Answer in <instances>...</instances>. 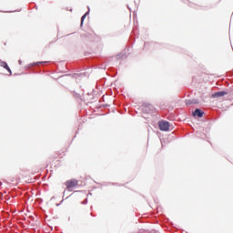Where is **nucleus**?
I'll use <instances>...</instances> for the list:
<instances>
[{"instance_id": "obj_1", "label": "nucleus", "mask_w": 233, "mask_h": 233, "mask_svg": "<svg viewBox=\"0 0 233 233\" xmlns=\"http://www.w3.org/2000/svg\"><path fill=\"white\" fill-rule=\"evenodd\" d=\"M66 188L68 192H73L75 188L79 187V180L76 178H71L65 182Z\"/></svg>"}, {"instance_id": "obj_2", "label": "nucleus", "mask_w": 233, "mask_h": 233, "mask_svg": "<svg viewBox=\"0 0 233 233\" xmlns=\"http://www.w3.org/2000/svg\"><path fill=\"white\" fill-rule=\"evenodd\" d=\"M158 127L162 132H168L170 130V123L165 120L159 121Z\"/></svg>"}, {"instance_id": "obj_3", "label": "nucleus", "mask_w": 233, "mask_h": 233, "mask_svg": "<svg viewBox=\"0 0 233 233\" xmlns=\"http://www.w3.org/2000/svg\"><path fill=\"white\" fill-rule=\"evenodd\" d=\"M228 93L226 91H219L216 92L215 94L212 95V97H223V96H227Z\"/></svg>"}, {"instance_id": "obj_4", "label": "nucleus", "mask_w": 233, "mask_h": 233, "mask_svg": "<svg viewBox=\"0 0 233 233\" xmlns=\"http://www.w3.org/2000/svg\"><path fill=\"white\" fill-rule=\"evenodd\" d=\"M0 66H2V68H5V70H7V72H9L10 76H12V70L10 69V67L8 66V64H6V62H1Z\"/></svg>"}, {"instance_id": "obj_5", "label": "nucleus", "mask_w": 233, "mask_h": 233, "mask_svg": "<svg viewBox=\"0 0 233 233\" xmlns=\"http://www.w3.org/2000/svg\"><path fill=\"white\" fill-rule=\"evenodd\" d=\"M203 114L204 112L201 111V109H196L194 112H193V116H198V117H203Z\"/></svg>"}, {"instance_id": "obj_6", "label": "nucleus", "mask_w": 233, "mask_h": 233, "mask_svg": "<svg viewBox=\"0 0 233 233\" xmlns=\"http://www.w3.org/2000/svg\"><path fill=\"white\" fill-rule=\"evenodd\" d=\"M86 17V15H84L82 17H81V23H83V21H85V18Z\"/></svg>"}, {"instance_id": "obj_7", "label": "nucleus", "mask_w": 233, "mask_h": 233, "mask_svg": "<svg viewBox=\"0 0 233 233\" xmlns=\"http://www.w3.org/2000/svg\"><path fill=\"white\" fill-rule=\"evenodd\" d=\"M19 65H21V60L18 61Z\"/></svg>"}]
</instances>
